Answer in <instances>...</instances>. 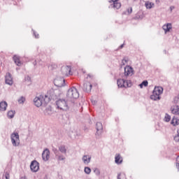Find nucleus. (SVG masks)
<instances>
[{"mask_svg": "<svg viewBox=\"0 0 179 179\" xmlns=\"http://www.w3.org/2000/svg\"><path fill=\"white\" fill-rule=\"evenodd\" d=\"M160 94H163V87H155L152 94L150 96L151 100H154V101L160 100Z\"/></svg>", "mask_w": 179, "mask_h": 179, "instance_id": "nucleus-1", "label": "nucleus"}, {"mask_svg": "<svg viewBox=\"0 0 179 179\" xmlns=\"http://www.w3.org/2000/svg\"><path fill=\"white\" fill-rule=\"evenodd\" d=\"M66 98L68 100L71 101L73 99H78L79 92H78V90L75 87L70 88L67 92Z\"/></svg>", "mask_w": 179, "mask_h": 179, "instance_id": "nucleus-2", "label": "nucleus"}, {"mask_svg": "<svg viewBox=\"0 0 179 179\" xmlns=\"http://www.w3.org/2000/svg\"><path fill=\"white\" fill-rule=\"evenodd\" d=\"M56 106L59 110H62L63 111H68V110H69L68 102L64 99H59L56 101Z\"/></svg>", "mask_w": 179, "mask_h": 179, "instance_id": "nucleus-3", "label": "nucleus"}, {"mask_svg": "<svg viewBox=\"0 0 179 179\" xmlns=\"http://www.w3.org/2000/svg\"><path fill=\"white\" fill-rule=\"evenodd\" d=\"M117 84L118 87H131L132 86V82L129 80L117 79Z\"/></svg>", "mask_w": 179, "mask_h": 179, "instance_id": "nucleus-4", "label": "nucleus"}, {"mask_svg": "<svg viewBox=\"0 0 179 179\" xmlns=\"http://www.w3.org/2000/svg\"><path fill=\"white\" fill-rule=\"evenodd\" d=\"M71 70L72 68L71 66H63L61 69L63 76H69V75H72Z\"/></svg>", "mask_w": 179, "mask_h": 179, "instance_id": "nucleus-5", "label": "nucleus"}, {"mask_svg": "<svg viewBox=\"0 0 179 179\" xmlns=\"http://www.w3.org/2000/svg\"><path fill=\"white\" fill-rule=\"evenodd\" d=\"M10 138L13 146H19V143H17V141H19V134L14 132L11 134Z\"/></svg>", "mask_w": 179, "mask_h": 179, "instance_id": "nucleus-6", "label": "nucleus"}, {"mask_svg": "<svg viewBox=\"0 0 179 179\" xmlns=\"http://www.w3.org/2000/svg\"><path fill=\"white\" fill-rule=\"evenodd\" d=\"M30 169L33 173H37L40 169V164L36 160L32 161L30 165Z\"/></svg>", "mask_w": 179, "mask_h": 179, "instance_id": "nucleus-7", "label": "nucleus"}, {"mask_svg": "<svg viewBox=\"0 0 179 179\" xmlns=\"http://www.w3.org/2000/svg\"><path fill=\"white\" fill-rule=\"evenodd\" d=\"M43 101H44V97L43 96H36L34 99V103L36 107H41L43 106Z\"/></svg>", "mask_w": 179, "mask_h": 179, "instance_id": "nucleus-8", "label": "nucleus"}, {"mask_svg": "<svg viewBox=\"0 0 179 179\" xmlns=\"http://www.w3.org/2000/svg\"><path fill=\"white\" fill-rule=\"evenodd\" d=\"M5 83L6 85H9L12 86L13 85V78H12V75L10 73H7L5 76Z\"/></svg>", "mask_w": 179, "mask_h": 179, "instance_id": "nucleus-9", "label": "nucleus"}, {"mask_svg": "<svg viewBox=\"0 0 179 179\" xmlns=\"http://www.w3.org/2000/svg\"><path fill=\"white\" fill-rule=\"evenodd\" d=\"M96 136H100L103 134V124L101 122H96Z\"/></svg>", "mask_w": 179, "mask_h": 179, "instance_id": "nucleus-10", "label": "nucleus"}, {"mask_svg": "<svg viewBox=\"0 0 179 179\" xmlns=\"http://www.w3.org/2000/svg\"><path fill=\"white\" fill-rule=\"evenodd\" d=\"M55 86H57V87H62L65 86V79L60 78H57L55 80Z\"/></svg>", "mask_w": 179, "mask_h": 179, "instance_id": "nucleus-11", "label": "nucleus"}, {"mask_svg": "<svg viewBox=\"0 0 179 179\" xmlns=\"http://www.w3.org/2000/svg\"><path fill=\"white\" fill-rule=\"evenodd\" d=\"M42 159L44 162H48L50 159V150L46 148L42 153Z\"/></svg>", "mask_w": 179, "mask_h": 179, "instance_id": "nucleus-12", "label": "nucleus"}, {"mask_svg": "<svg viewBox=\"0 0 179 179\" xmlns=\"http://www.w3.org/2000/svg\"><path fill=\"white\" fill-rule=\"evenodd\" d=\"M134 72V69L129 66H127L124 68V76H129V75L132 76Z\"/></svg>", "mask_w": 179, "mask_h": 179, "instance_id": "nucleus-13", "label": "nucleus"}, {"mask_svg": "<svg viewBox=\"0 0 179 179\" xmlns=\"http://www.w3.org/2000/svg\"><path fill=\"white\" fill-rule=\"evenodd\" d=\"M92 85L90 84V83H85L83 85V90L84 92H87V93H90V92H92Z\"/></svg>", "mask_w": 179, "mask_h": 179, "instance_id": "nucleus-14", "label": "nucleus"}, {"mask_svg": "<svg viewBox=\"0 0 179 179\" xmlns=\"http://www.w3.org/2000/svg\"><path fill=\"white\" fill-rule=\"evenodd\" d=\"M162 29L164 30L165 34H166L168 31H170L171 29H173V27L171 26V23H167L163 25Z\"/></svg>", "mask_w": 179, "mask_h": 179, "instance_id": "nucleus-15", "label": "nucleus"}, {"mask_svg": "<svg viewBox=\"0 0 179 179\" xmlns=\"http://www.w3.org/2000/svg\"><path fill=\"white\" fill-rule=\"evenodd\" d=\"M13 59L15 64H16V65L17 66H21L22 62L20 61V56H17V55H15L13 56Z\"/></svg>", "mask_w": 179, "mask_h": 179, "instance_id": "nucleus-16", "label": "nucleus"}, {"mask_svg": "<svg viewBox=\"0 0 179 179\" xmlns=\"http://www.w3.org/2000/svg\"><path fill=\"white\" fill-rule=\"evenodd\" d=\"M171 111L172 114H175L176 115H179V106L176 105V106H172L171 108Z\"/></svg>", "mask_w": 179, "mask_h": 179, "instance_id": "nucleus-17", "label": "nucleus"}, {"mask_svg": "<svg viewBox=\"0 0 179 179\" xmlns=\"http://www.w3.org/2000/svg\"><path fill=\"white\" fill-rule=\"evenodd\" d=\"M109 8H113L114 9H120L121 8V3H119L118 1L113 2Z\"/></svg>", "mask_w": 179, "mask_h": 179, "instance_id": "nucleus-18", "label": "nucleus"}, {"mask_svg": "<svg viewBox=\"0 0 179 179\" xmlns=\"http://www.w3.org/2000/svg\"><path fill=\"white\" fill-rule=\"evenodd\" d=\"M115 163H116V164H121L122 163V158L120 154H116L115 157Z\"/></svg>", "mask_w": 179, "mask_h": 179, "instance_id": "nucleus-19", "label": "nucleus"}, {"mask_svg": "<svg viewBox=\"0 0 179 179\" xmlns=\"http://www.w3.org/2000/svg\"><path fill=\"white\" fill-rule=\"evenodd\" d=\"M8 107V103L6 101L0 102V111H6Z\"/></svg>", "mask_w": 179, "mask_h": 179, "instance_id": "nucleus-20", "label": "nucleus"}, {"mask_svg": "<svg viewBox=\"0 0 179 179\" xmlns=\"http://www.w3.org/2000/svg\"><path fill=\"white\" fill-rule=\"evenodd\" d=\"M90 160H92V157L89 155H84L83 157V162L85 164H89Z\"/></svg>", "mask_w": 179, "mask_h": 179, "instance_id": "nucleus-21", "label": "nucleus"}, {"mask_svg": "<svg viewBox=\"0 0 179 179\" xmlns=\"http://www.w3.org/2000/svg\"><path fill=\"white\" fill-rule=\"evenodd\" d=\"M171 124L173 127H177V125H179V119L174 116L171 121Z\"/></svg>", "mask_w": 179, "mask_h": 179, "instance_id": "nucleus-22", "label": "nucleus"}, {"mask_svg": "<svg viewBox=\"0 0 179 179\" xmlns=\"http://www.w3.org/2000/svg\"><path fill=\"white\" fill-rule=\"evenodd\" d=\"M145 6L147 9H152L155 6V3L150 1H146L145 3Z\"/></svg>", "mask_w": 179, "mask_h": 179, "instance_id": "nucleus-23", "label": "nucleus"}, {"mask_svg": "<svg viewBox=\"0 0 179 179\" xmlns=\"http://www.w3.org/2000/svg\"><path fill=\"white\" fill-rule=\"evenodd\" d=\"M59 150L61 152V153H64V155H66V148L65 145H60L59 147Z\"/></svg>", "mask_w": 179, "mask_h": 179, "instance_id": "nucleus-24", "label": "nucleus"}, {"mask_svg": "<svg viewBox=\"0 0 179 179\" xmlns=\"http://www.w3.org/2000/svg\"><path fill=\"white\" fill-rule=\"evenodd\" d=\"M19 104H24V101H26V98L24 96H21L17 99Z\"/></svg>", "mask_w": 179, "mask_h": 179, "instance_id": "nucleus-25", "label": "nucleus"}, {"mask_svg": "<svg viewBox=\"0 0 179 179\" xmlns=\"http://www.w3.org/2000/svg\"><path fill=\"white\" fill-rule=\"evenodd\" d=\"M7 115L8 118H13L15 117V110L8 111Z\"/></svg>", "mask_w": 179, "mask_h": 179, "instance_id": "nucleus-26", "label": "nucleus"}, {"mask_svg": "<svg viewBox=\"0 0 179 179\" xmlns=\"http://www.w3.org/2000/svg\"><path fill=\"white\" fill-rule=\"evenodd\" d=\"M148 83H148V80H144V81H143V82L139 85V86H140L141 89H142V88L143 87V86H144L145 87H148Z\"/></svg>", "mask_w": 179, "mask_h": 179, "instance_id": "nucleus-27", "label": "nucleus"}, {"mask_svg": "<svg viewBox=\"0 0 179 179\" xmlns=\"http://www.w3.org/2000/svg\"><path fill=\"white\" fill-rule=\"evenodd\" d=\"M175 142H179V129H177V134L173 137Z\"/></svg>", "mask_w": 179, "mask_h": 179, "instance_id": "nucleus-28", "label": "nucleus"}, {"mask_svg": "<svg viewBox=\"0 0 179 179\" xmlns=\"http://www.w3.org/2000/svg\"><path fill=\"white\" fill-rule=\"evenodd\" d=\"M164 118H165L166 122H170V120H171V116H170V115L166 113Z\"/></svg>", "mask_w": 179, "mask_h": 179, "instance_id": "nucleus-29", "label": "nucleus"}, {"mask_svg": "<svg viewBox=\"0 0 179 179\" xmlns=\"http://www.w3.org/2000/svg\"><path fill=\"white\" fill-rule=\"evenodd\" d=\"M117 179H127V176L124 173H119L117 175Z\"/></svg>", "mask_w": 179, "mask_h": 179, "instance_id": "nucleus-30", "label": "nucleus"}, {"mask_svg": "<svg viewBox=\"0 0 179 179\" xmlns=\"http://www.w3.org/2000/svg\"><path fill=\"white\" fill-rule=\"evenodd\" d=\"M84 171L86 174H90L92 172V169L90 167L86 166L84 169Z\"/></svg>", "mask_w": 179, "mask_h": 179, "instance_id": "nucleus-31", "label": "nucleus"}, {"mask_svg": "<svg viewBox=\"0 0 179 179\" xmlns=\"http://www.w3.org/2000/svg\"><path fill=\"white\" fill-rule=\"evenodd\" d=\"M57 157H58L57 159L59 160V162H61L62 160H65V157L62 155H58V154H57Z\"/></svg>", "mask_w": 179, "mask_h": 179, "instance_id": "nucleus-32", "label": "nucleus"}, {"mask_svg": "<svg viewBox=\"0 0 179 179\" xmlns=\"http://www.w3.org/2000/svg\"><path fill=\"white\" fill-rule=\"evenodd\" d=\"M129 59L128 57H124L122 60V65H125L127 62H128Z\"/></svg>", "mask_w": 179, "mask_h": 179, "instance_id": "nucleus-33", "label": "nucleus"}, {"mask_svg": "<svg viewBox=\"0 0 179 179\" xmlns=\"http://www.w3.org/2000/svg\"><path fill=\"white\" fill-rule=\"evenodd\" d=\"M52 152H54V154L55 155V156H58V153H59V152L58 151V149L53 148H52Z\"/></svg>", "mask_w": 179, "mask_h": 179, "instance_id": "nucleus-34", "label": "nucleus"}, {"mask_svg": "<svg viewBox=\"0 0 179 179\" xmlns=\"http://www.w3.org/2000/svg\"><path fill=\"white\" fill-rule=\"evenodd\" d=\"M4 177H5L6 179H9V178H10V175H9V172L6 171L5 173H4Z\"/></svg>", "mask_w": 179, "mask_h": 179, "instance_id": "nucleus-35", "label": "nucleus"}, {"mask_svg": "<svg viewBox=\"0 0 179 179\" xmlns=\"http://www.w3.org/2000/svg\"><path fill=\"white\" fill-rule=\"evenodd\" d=\"M94 173L96 174V176H99L100 174V170L99 169L96 168L94 170Z\"/></svg>", "mask_w": 179, "mask_h": 179, "instance_id": "nucleus-36", "label": "nucleus"}, {"mask_svg": "<svg viewBox=\"0 0 179 179\" xmlns=\"http://www.w3.org/2000/svg\"><path fill=\"white\" fill-rule=\"evenodd\" d=\"M127 12L128 15H131V13H132V7H129L127 9Z\"/></svg>", "mask_w": 179, "mask_h": 179, "instance_id": "nucleus-37", "label": "nucleus"}, {"mask_svg": "<svg viewBox=\"0 0 179 179\" xmlns=\"http://www.w3.org/2000/svg\"><path fill=\"white\" fill-rule=\"evenodd\" d=\"M48 111L51 113V110L50 108H46L45 110V115H50V113H48Z\"/></svg>", "mask_w": 179, "mask_h": 179, "instance_id": "nucleus-38", "label": "nucleus"}, {"mask_svg": "<svg viewBox=\"0 0 179 179\" xmlns=\"http://www.w3.org/2000/svg\"><path fill=\"white\" fill-rule=\"evenodd\" d=\"M34 36H35V38H38V34H37L36 31H34Z\"/></svg>", "mask_w": 179, "mask_h": 179, "instance_id": "nucleus-39", "label": "nucleus"}, {"mask_svg": "<svg viewBox=\"0 0 179 179\" xmlns=\"http://www.w3.org/2000/svg\"><path fill=\"white\" fill-rule=\"evenodd\" d=\"M31 80V78H30V76H28L25 77V80L30 82Z\"/></svg>", "mask_w": 179, "mask_h": 179, "instance_id": "nucleus-40", "label": "nucleus"}, {"mask_svg": "<svg viewBox=\"0 0 179 179\" xmlns=\"http://www.w3.org/2000/svg\"><path fill=\"white\" fill-rule=\"evenodd\" d=\"M33 65L34 66H36V65H37V61H34V62H33Z\"/></svg>", "mask_w": 179, "mask_h": 179, "instance_id": "nucleus-41", "label": "nucleus"}, {"mask_svg": "<svg viewBox=\"0 0 179 179\" xmlns=\"http://www.w3.org/2000/svg\"><path fill=\"white\" fill-rule=\"evenodd\" d=\"M174 8H175V7L173 6H171L170 7L171 12H173V9H174Z\"/></svg>", "mask_w": 179, "mask_h": 179, "instance_id": "nucleus-42", "label": "nucleus"}, {"mask_svg": "<svg viewBox=\"0 0 179 179\" xmlns=\"http://www.w3.org/2000/svg\"><path fill=\"white\" fill-rule=\"evenodd\" d=\"M116 1H118V0H110L109 2H113V3H114V2H116Z\"/></svg>", "mask_w": 179, "mask_h": 179, "instance_id": "nucleus-43", "label": "nucleus"}, {"mask_svg": "<svg viewBox=\"0 0 179 179\" xmlns=\"http://www.w3.org/2000/svg\"><path fill=\"white\" fill-rule=\"evenodd\" d=\"M120 49H122V48H124V44H122L120 47H119Z\"/></svg>", "mask_w": 179, "mask_h": 179, "instance_id": "nucleus-44", "label": "nucleus"}, {"mask_svg": "<svg viewBox=\"0 0 179 179\" xmlns=\"http://www.w3.org/2000/svg\"><path fill=\"white\" fill-rule=\"evenodd\" d=\"M20 179H27V178H26V176H22Z\"/></svg>", "mask_w": 179, "mask_h": 179, "instance_id": "nucleus-45", "label": "nucleus"}, {"mask_svg": "<svg viewBox=\"0 0 179 179\" xmlns=\"http://www.w3.org/2000/svg\"><path fill=\"white\" fill-rule=\"evenodd\" d=\"M176 167H178V170H179V163H176Z\"/></svg>", "mask_w": 179, "mask_h": 179, "instance_id": "nucleus-46", "label": "nucleus"}, {"mask_svg": "<svg viewBox=\"0 0 179 179\" xmlns=\"http://www.w3.org/2000/svg\"><path fill=\"white\" fill-rule=\"evenodd\" d=\"M92 104H96V101H92Z\"/></svg>", "mask_w": 179, "mask_h": 179, "instance_id": "nucleus-47", "label": "nucleus"}, {"mask_svg": "<svg viewBox=\"0 0 179 179\" xmlns=\"http://www.w3.org/2000/svg\"><path fill=\"white\" fill-rule=\"evenodd\" d=\"M51 66H55V67L56 66H55V65H51Z\"/></svg>", "mask_w": 179, "mask_h": 179, "instance_id": "nucleus-48", "label": "nucleus"}, {"mask_svg": "<svg viewBox=\"0 0 179 179\" xmlns=\"http://www.w3.org/2000/svg\"><path fill=\"white\" fill-rule=\"evenodd\" d=\"M87 76H88L89 78H90V75L88 74Z\"/></svg>", "mask_w": 179, "mask_h": 179, "instance_id": "nucleus-49", "label": "nucleus"}, {"mask_svg": "<svg viewBox=\"0 0 179 179\" xmlns=\"http://www.w3.org/2000/svg\"><path fill=\"white\" fill-rule=\"evenodd\" d=\"M164 52H165V54H166V50H164Z\"/></svg>", "mask_w": 179, "mask_h": 179, "instance_id": "nucleus-50", "label": "nucleus"}]
</instances>
